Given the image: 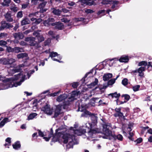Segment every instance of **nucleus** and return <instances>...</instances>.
<instances>
[{
	"mask_svg": "<svg viewBox=\"0 0 152 152\" xmlns=\"http://www.w3.org/2000/svg\"><path fill=\"white\" fill-rule=\"evenodd\" d=\"M5 141L6 142L8 143L9 145L11 143V138L10 137H8L6 139Z\"/></svg>",
	"mask_w": 152,
	"mask_h": 152,
	"instance_id": "obj_58",
	"label": "nucleus"
},
{
	"mask_svg": "<svg viewBox=\"0 0 152 152\" xmlns=\"http://www.w3.org/2000/svg\"><path fill=\"white\" fill-rule=\"evenodd\" d=\"M118 2L117 1H112L110 4H112V9H113L118 4Z\"/></svg>",
	"mask_w": 152,
	"mask_h": 152,
	"instance_id": "obj_37",
	"label": "nucleus"
},
{
	"mask_svg": "<svg viewBox=\"0 0 152 152\" xmlns=\"http://www.w3.org/2000/svg\"><path fill=\"white\" fill-rule=\"evenodd\" d=\"M85 132L84 130L82 131L80 130H76L74 131V133L77 135H81L82 134L84 133Z\"/></svg>",
	"mask_w": 152,
	"mask_h": 152,
	"instance_id": "obj_28",
	"label": "nucleus"
},
{
	"mask_svg": "<svg viewBox=\"0 0 152 152\" xmlns=\"http://www.w3.org/2000/svg\"><path fill=\"white\" fill-rule=\"evenodd\" d=\"M14 36L15 39H19L18 33H16L14 34Z\"/></svg>",
	"mask_w": 152,
	"mask_h": 152,
	"instance_id": "obj_63",
	"label": "nucleus"
},
{
	"mask_svg": "<svg viewBox=\"0 0 152 152\" xmlns=\"http://www.w3.org/2000/svg\"><path fill=\"white\" fill-rule=\"evenodd\" d=\"M72 86L73 88H76L78 86V83L77 82H74L72 83Z\"/></svg>",
	"mask_w": 152,
	"mask_h": 152,
	"instance_id": "obj_50",
	"label": "nucleus"
},
{
	"mask_svg": "<svg viewBox=\"0 0 152 152\" xmlns=\"http://www.w3.org/2000/svg\"><path fill=\"white\" fill-rule=\"evenodd\" d=\"M11 1V0H4L3 2L1 3V5L3 6H8Z\"/></svg>",
	"mask_w": 152,
	"mask_h": 152,
	"instance_id": "obj_31",
	"label": "nucleus"
},
{
	"mask_svg": "<svg viewBox=\"0 0 152 152\" xmlns=\"http://www.w3.org/2000/svg\"><path fill=\"white\" fill-rule=\"evenodd\" d=\"M7 34L4 33H1L0 34V37H4L7 36Z\"/></svg>",
	"mask_w": 152,
	"mask_h": 152,
	"instance_id": "obj_62",
	"label": "nucleus"
},
{
	"mask_svg": "<svg viewBox=\"0 0 152 152\" xmlns=\"http://www.w3.org/2000/svg\"><path fill=\"white\" fill-rule=\"evenodd\" d=\"M116 137L117 139L119 140H123V137L121 134H118Z\"/></svg>",
	"mask_w": 152,
	"mask_h": 152,
	"instance_id": "obj_54",
	"label": "nucleus"
},
{
	"mask_svg": "<svg viewBox=\"0 0 152 152\" xmlns=\"http://www.w3.org/2000/svg\"><path fill=\"white\" fill-rule=\"evenodd\" d=\"M80 93L79 91H73L72 92L71 96L68 99L70 101H73L76 99V97L78 96V94Z\"/></svg>",
	"mask_w": 152,
	"mask_h": 152,
	"instance_id": "obj_12",
	"label": "nucleus"
},
{
	"mask_svg": "<svg viewBox=\"0 0 152 152\" xmlns=\"http://www.w3.org/2000/svg\"><path fill=\"white\" fill-rule=\"evenodd\" d=\"M48 34L49 35L53 37V36L54 34V33L53 31H50L48 32Z\"/></svg>",
	"mask_w": 152,
	"mask_h": 152,
	"instance_id": "obj_60",
	"label": "nucleus"
},
{
	"mask_svg": "<svg viewBox=\"0 0 152 152\" xmlns=\"http://www.w3.org/2000/svg\"><path fill=\"white\" fill-rule=\"evenodd\" d=\"M105 10H100L98 12L97 14L98 15H99L100 17H101L105 15Z\"/></svg>",
	"mask_w": 152,
	"mask_h": 152,
	"instance_id": "obj_35",
	"label": "nucleus"
},
{
	"mask_svg": "<svg viewBox=\"0 0 152 152\" xmlns=\"http://www.w3.org/2000/svg\"><path fill=\"white\" fill-rule=\"evenodd\" d=\"M121 107L116 108L115 110V113L114 114V116L115 117H118L120 118L123 117V118L124 119L125 117L124 116L123 113L121 112Z\"/></svg>",
	"mask_w": 152,
	"mask_h": 152,
	"instance_id": "obj_10",
	"label": "nucleus"
},
{
	"mask_svg": "<svg viewBox=\"0 0 152 152\" xmlns=\"http://www.w3.org/2000/svg\"><path fill=\"white\" fill-rule=\"evenodd\" d=\"M122 83L123 85L124 86L127 85L128 84L127 79L126 78H124L122 80Z\"/></svg>",
	"mask_w": 152,
	"mask_h": 152,
	"instance_id": "obj_41",
	"label": "nucleus"
},
{
	"mask_svg": "<svg viewBox=\"0 0 152 152\" xmlns=\"http://www.w3.org/2000/svg\"><path fill=\"white\" fill-rule=\"evenodd\" d=\"M12 146L14 149L16 150H18L20 148L21 145L20 142L17 141L13 144Z\"/></svg>",
	"mask_w": 152,
	"mask_h": 152,
	"instance_id": "obj_25",
	"label": "nucleus"
},
{
	"mask_svg": "<svg viewBox=\"0 0 152 152\" xmlns=\"http://www.w3.org/2000/svg\"><path fill=\"white\" fill-rule=\"evenodd\" d=\"M9 121V119L7 118H4L0 123V127L3 126L5 123Z\"/></svg>",
	"mask_w": 152,
	"mask_h": 152,
	"instance_id": "obj_30",
	"label": "nucleus"
},
{
	"mask_svg": "<svg viewBox=\"0 0 152 152\" xmlns=\"http://www.w3.org/2000/svg\"><path fill=\"white\" fill-rule=\"evenodd\" d=\"M109 96H111L113 98H117L120 96V94L119 93L117 94V92H115L114 93H111L109 94Z\"/></svg>",
	"mask_w": 152,
	"mask_h": 152,
	"instance_id": "obj_29",
	"label": "nucleus"
},
{
	"mask_svg": "<svg viewBox=\"0 0 152 152\" xmlns=\"http://www.w3.org/2000/svg\"><path fill=\"white\" fill-rule=\"evenodd\" d=\"M61 20L62 22L64 23H68L70 21V20L67 19V18H64L61 19Z\"/></svg>",
	"mask_w": 152,
	"mask_h": 152,
	"instance_id": "obj_52",
	"label": "nucleus"
},
{
	"mask_svg": "<svg viewBox=\"0 0 152 152\" xmlns=\"http://www.w3.org/2000/svg\"><path fill=\"white\" fill-rule=\"evenodd\" d=\"M38 134L41 137H43L44 136L43 133L40 130L38 131Z\"/></svg>",
	"mask_w": 152,
	"mask_h": 152,
	"instance_id": "obj_61",
	"label": "nucleus"
},
{
	"mask_svg": "<svg viewBox=\"0 0 152 152\" xmlns=\"http://www.w3.org/2000/svg\"><path fill=\"white\" fill-rule=\"evenodd\" d=\"M38 31H35L33 33L34 36H35L37 38L40 35V34L38 32Z\"/></svg>",
	"mask_w": 152,
	"mask_h": 152,
	"instance_id": "obj_51",
	"label": "nucleus"
},
{
	"mask_svg": "<svg viewBox=\"0 0 152 152\" xmlns=\"http://www.w3.org/2000/svg\"><path fill=\"white\" fill-rule=\"evenodd\" d=\"M148 141L150 142H152V136H151L149 137Z\"/></svg>",
	"mask_w": 152,
	"mask_h": 152,
	"instance_id": "obj_64",
	"label": "nucleus"
},
{
	"mask_svg": "<svg viewBox=\"0 0 152 152\" xmlns=\"http://www.w3.org/2000/svg\"><path fill=\"white\" fill-rule=\"evenodd\" d=\"M118 60L116 58L110 59L109 60V65L110 66H112L114 63H115Z\"/></svg>",
	"mask_w": 152,
	"mask_h": 152,
	"instance_id": "obj_26",
	"label": "nucleus"
},
{
	"mask_svg": "<svg viewBox=\"0 0 152 152\" xmlns=\"http://www.w3.org/2000/svg\"><path fill=\"white\" fill-rule=\"evenodd\" d=\"M51 40L50 39H48L45 42V45H48L50 42Z\"/></svg>",
	"mask_w": 152,
	"mask_h": 152,
	"instance_id": "obj_55",
	"label": "nucleus"
},
{
	"mask_svg": "<svg viewBox=\"0 0 152 152\" xmlns=\"http://www.w3.org/2000/svg\"><path fill=\"white\" fill-rule=\"evenodd\" d=\"M86 125V126L90 129L88 132L89 137H94L96 134L99 133L100 132V130L99 129L94 128L92 124L90 123H87Z\"/></svg>",
	"mask_w": 152,
	"mask_h": 152,
	"instance_id": "obj_4",
	"label": "nucleus"
},
{
	"mask_svg": "<svg viewBox=\"0 0 152 152\" xmlns=\"http://www.w3.org/2000/svg\"><path fill=\"white\" fill-rule=\"evenodd\" d=\"M30 23V20L26 18H25L21 21V26H23L25 25L29 24Z\"/></svg>",
	"mask_w": 152,
	"mask_h": 152,
	"instance_id": "obj_18",
	"label": "nucleus"
},
{
	"mask_svg": "<svg viewBox=\"0 0 152 152\" xmlns=\"http://www.w3.org/2000/svg\"><path fill=\"white\" fill-rule=\"evenodd\" d=\"M35 38L31 37L26 38L25 39V40L28 42L30 46H35L36 45L38 46V43L35 41Z\"/></svg>",
	"mask_w": 152,
	"mask_h": 152,
	"instance_id": "obj_8",
	"label": "nucleus"
},
{
	"mask_svg": "<svg viewBox=\"0 0 152 152\" xmlns=\"http://www.w3.org/2000/svg\"><path fill=\"white\" fill-rule=\"evenodd\" d=\"M59 130L58 129L56 130V134L58 136H61L60 134H63L62 136L63 139V142L64 143H66L68 142V144L70 146L68 147V145L67 146L68 148H72L73 145L75 144V137L73 135H71L68 134H64L62 131L61 132H58Z\"/></svg>",
	"mask_w": 152,
	"mask_h": 152,
	"instance_id": "obj_2",
	"label": "nucleus"
},
{
	"mask_svg": "<svg viewBox=\"0 0 152 152\" xmlns=\"http://www.w3.org/2000/svg\"><path fill=\"white\" fill-rule=\"evenodd\" d=\"M51 10L53 13L57 15H59L61 12L60 10L55 8H52Z\"/></svg>",
	"mask_w": 152,
	"mask_h": 152,
	"instance_id": "obj_22",
	"label": "nucleus"
},
{
	"mask_svg": "<svg viewBox=\"0 0 152 152\" xmlns=\"http://www.w3.org/2000/svg\"><path fill=\"white\" fill-rule=\"evenodd\" d=\"M88 115L90 116L94 121H97V117L96 115L88 111L85 110L81 115L82 117H87Z\"/></svg>",
	"mask_w": 152,
	"mask_h": 152,
	"instance_id": "obj_6",
	"label": "nucleus"
},
{
	"mask_svg": "<svg viewBox=\"0 0 152 152\" xmlns=\"http://www.w3.org/2000/svg\"><path fill=\"white\" fill-rule=\"evenodd\" d=\"M37 39L38 40L37 43H39L44 40L45 38L43 36L39 35L37 37Z\"/></svg>",
	"mask_w": 152,
	"mask_h": 152,
	"instance_id": "obj_33",
	"label": "nucleus"
},
{
	"mask_svg": "<svg viewBox=\"0 0 152 152\" xmlns=\"http://www.w3.org/2000/svg\"><path fill=\"white\" fill-rule=\"evenodd\" d=\"M103 133L104 135V136L102 137L103 138L110 140L115 137L110 129L111 127L109 126L104 124L103 125Z\"/></svg>",
	"mask_w": 152,
	"mask_h": 152,
	"instance_id": "obj_3",
	"label": "nucleus"
},
{
	"mask_svg": "<svg viewBox=\"0 0 152 152\" xmlns=\"http://www.w3.org/2000/svg\"><path fill=\"white\" fill-rule=\"evenodd\" d=\"M56 23L55 26V28L56 29H58L59 30H61L64 27L63 24L60 22H56Z\"/></svg>",
	"mask_w": 152,
	"mask_h": 152,
	"instance_id": "obj_20",
	"label": "nucleus"
},
{
	"mask_svg": "<svg viewBox=\"0 0 152 152\" xmlns=\"http://www.w3.org/2000/svg\"><path fill=\"white\" fill-rule=\"evenodd\" d=\"M41 110L48 115H51L53 112V109L50 108V106L48 104H46L42 107L41 108Z\"/></svg>",
	"mask_w": 152,
	"mask_h": 152,
	"instance_id": "obj_7",
	"label": "nucleus"
},
{
	"mask_svg": "<svg viewBox=\"0 0 152 152\" xmlns=\"http://www.w3.org/2000/svg\"><path fill=\"white\" fill-rule=\"evenodd\" d=\"M27 56V55L26 53H21L18 54L17 57L18 58H21L26 57Z\"/></svg>",
	"mask_w": 152,
	"mask_h": 152,
	"instance_id": "obj_34",
	"label": "nucleus"
},
{
	"mask_svg": "<svg viewBox=\"0 0 152 152\" xmlns=\"http://www.w3.org/2000/svg\"><path fill=\"white\" fill-rule=\"evenodd\" d=\"M85 12L87 14L91 13L94 12L93 10L89 9L85 10Z\"/></svg>",
	"mask_w": 152,
	"mask_h": 152,
	"instance_id": "obj_47",
	"label": "nucleus"
},
{
	"mask_svg": "<svg viewBox=\"0 0 152 152\" xmlns=\"http://www.w3.org/2000/svg\"><path fill=\"white\" fill-rule=\"evenodd\" d=\"M19 39H22L24 37V36L22 33H19Z\"/></svg>",
	"mask_w": 152,
	"mask_h": 152,
	"instance_id": "obj_56",
	"label": "nucleus"
},
{
	"mask_svg": "<svg viewBox=\"0 0 152 152\" xmlns=\"http://www.w3.org/2000/svg\"><path fill=\"white\" fill-rule=\"evenodd\" d=\"M17 17L18 18H21L23 17L22 12L21 11L18 12L17 14Z\"/></svg>",
	"mask_w": 152,
	"mask_h": 152,
	"instance_id": "obj_49",
	"label": "nucleus"
},
{
	"mask_svg": "<svg viewBox=\"0 0 152 152\" xmlns=\"http://www.w3.org/2000/svg\"><path fill=\"white\" fill-rule=\"evenodd\" d=\"M129 58L128 56H123L119 59V61L121 62H126L128 61Z\"/></svg>",
	"mask_w": 152,
	"mask_h": 152,
	"instance_id": "obj_21",
	"label": "nucleus"
},
{
	"mask_svg": "<svg viewBox=\"0 0 152 152\" xmlns=\"http://www.w3.org/2000/svg\"><path fill=\"white\" fill-rule=\"evenodd\" d=\"M122 97H124L125 99L127 101H128L130 98V96L129 95L126 94L122 95Z\"/></svg>",
	"mask_w": 152,
	"mask_h": 152,
	"instance_id": "obj_43",
	"label": "nucleus"
},
{
	"mask_svg": "<svg viewBox=\"0 0 152 152\" xmlns=\"http://www.w3.org/2000/svg\"><path fill=\"white\" fill-rule=\"evenodd\" d=\"M140 86L139 85H137L132 87V88L134 91H137L139 90Z\"/></svg>",
	"mask_w": 152,
	"mask_h": 152,
	"instance_id": "obj_40",
	"label": "nucleus"
},
{
	"mask_svg": "<svg viewBox=\"0 0 152 152\" xmlns=\"http://www.w3.org/2000/svg\"><path fill=\"white\" fill-rule=\"evenodd\" d=\"M147 65V62L145 61H143L140 62L138 64V66H144L145 67Z\"/></svg>",
	"mask_w": 152,
	"mask_h": 152,
	"instance_id": "obj_36",
	"label": "nucleus"
},
{
	"mask_svg": "<svg viewBox=\"0 0 152 152\" xmlns=\"http://www.w3.org/2000/svg\"><path fill=\"white\" fill-rule=\"evenodd\" d=\"M28 5V4H23L22 5V8L24 9L27 8Z\"/></svg>",
	"mask_w": 152,
	"mask_h": 152,
	"instance_id": "obj_59",
	"label": "nucleus"
},
{
	"mask_svg": "<svg viewBox=\"0 0 152 152\" xmlns=\"http://www.w3.org/2000/svg\"><path fill=\"white\" fill-rule=\"evenodd\" d=\"M78 1L81 3L82 4H86L89 6L94 5L96 4L94 1L91 0H79Z\"/></svg>",
	"mask_w": 152,
	"mask_h": 152,
	"instance_id": "obj_11",
	"label": "nucleus"
},
{
	"mask_svg": "<svg viewBox=\"0 0 152 152\" xmlns=\"http://www.w3.org/2000/svg\"><path fill=\"white\" fill-rule=\"evenodd\" d=\"M13 26L9 23H2L1 26L0 27V30H1L4 28H12Z\"/></svg>",
	"mask_w": 152,
	"mask_h": 152,
	"instance_id": "obj_16",
	"label": "nucleus"
},
{
	"mask_svg": "<svg viewBox=\"0 0 152 152\" xmlns=\"http://www.w3.org/2000/svg\"><path fill=\"white\" fill-rule=\"evenodd\" d=\"M7 47L6 50L9 52H13L14 48H12L10 47H7Z\"/></svg>",
	"mask_w": 152,
	"mask_h": 152,
	"instance_id": "obj_42",
	"label": "nucleus"
},
{
	"mask_svg": "<svg viewBox=\"0 0 152 152\" xmlns=\"http://www.w3.org/2000/svg\"><path fill=\"white\" fill-rule=\"evenodd\" d=\"M42 21V20L41 18L36 19V21L34 23L35 24H38L41 22Z\"/></svg>",
	"mask_w": 152,
	"mask_h": 152,
	"instance_id": "obj_46",
	"label": "nucleus"
},
{
	"mask_svg": "<svg viewBox=\"0 0 152 152\" xmlns=\"http://www.w3.org/2000/svg\"><path fill=\"white\" fill-rule=\"evenodd\" d=\"M98 83V80L97 78H95L94 82L93 83H92L91 85V86H93L96 85Z\"/></svg>",
	"mask_w": 152,
	"mask_h": 152,
	"instance_id": "obj_48",
	"label": "nucleus"
},
{
	"mask_svg": "<svg viewBox=\"0 0 152 152\" xmlns=\"http://www.w3.org/2000/svg\"><path fill=\"white\" fill-rule=\"evenodd\" d=\"M37 115V114L35 113H31L28 117L27 120H32L35 118Z\"/></svg>",
	"mask_w": 152,
	"mask_h": 152,
	"instance_id": "obj_27",
	"label": "nucleus"
},
{
	"mask_svg": "<svg viewBox=\"0 0 152 152\" xmlns=\"http://www.w3.org/2000/svg\"><path fill=\"white\" fill-rule=\"evenodd\" d=\"M145 70V67L141 66L137 69V72L139 74V75L141 77H142L144 75V73L143 72Z\"/></svg>",
	"mask_w": 152,
	"mask_h": 152,
	"instance_id": "obj_14",
	"label": "nucleus"
},
{
	"mask_svg": "<svg viewBox=\"0 0 152 152\" xmlns=\"http://www.w3.org/2000/svg\"><path fill=\"white\" fill-rule=\"evenodd\" d=\"M113 75L111 73H108L104 74L103 77V79L104 81H107L109 79L112 77Z\"/></svg>",
	"mask_w": 152,
	"mask_h": 152,
	"instance_id": "obj_23",
	"label": "nucleus"
},
{
	"mask_svg": "<svg viewBox=\"0 0 152 152\" xmlns=\"http://www.w3.org/2000/svg\"><path fill=\"white\" fill-rule=\"evenodd\" d=\"M55 20L54 18H48L47 20H45L44 21L43 24L45 26H49L51 25L52 26H55L56 23H54Z\"/></svg>",
	"mask_w": 152,
	"mask_h": 152,
	"instance_id": "obj_9",
	"label": "nucleus"
},
{
	"mask_svg": "<svg viewBox=\"0 0 152 152\" xmlns=\"http://www.w3.org/2000/svg\"><path fill=\"white\" fill-rule=\"evenodd\" d=\"M46 3V2H44L39 5V8L41 9L40 11V12H43L46 11L47 10L43 9V8L45 6Z\"/></svg>",
	"mask_w": 152,
	"mask_h": 152,
	"instance_id": "obj_19",
	"label": "nucleus"
},
{
	"mask_svg": "<svg viewBox=\"0 0 152 152\" xmlns=\"http://www.w3.org/2000/svg\"><path fill=\"white\" fill-rule=\"evenodd\" d=\"M25 75L19 73L15 75V77L10 79H7L0 84V90L5 89L14 86L16 87L21 85L25 80Z\"/></svg>",
	"mask_w": 152,
	"mask_h": 152,
	"instance_id": "obj_1",
	"label": "nucleus"
},
{
	"mask_svg": "<svg viewBox=\"0 0 152 152\" xmlns=\"http://www.w3.org/2000/svg\"><path fill=\"white\" fill-rule=\"evenodd\" d=\"M15 60L13 58L10 59L2 58L0 59V63L4 65H11L15 62Z\"/></svg>",
	"mask_w": 152,
	"mask_h": 152,
	"instance_id": "obj_5",
	"label": "nucleus"
},
{
	"mask_svg": "<svg viewBox=\"0 0 152 152\" xmlns=\"http://www.w3.org/2000/svg\"><path fill=\"white\" fill-rule=\"evenodd\" d=\"M67 97V95L63 94L59 96L56 99V101L58 102L64 100Z\"/></svg>",
	"mask_w": 152,
	"mask_h": 152,
	"instance_id": "obj_15",
	"label": "nucleus"
},
{
	"mask_svg": "<svg viewBox=\"0 0 152 152\" xmlns=\"http://www.w3.org/2000/svg\"><path fill=\"white\" fill-rule=\"evenodd\" d=\"M10 9L14 11V12H16L18 10V8L17 7H12L10 8Z\"/></svg>",
	"mask_w": 152,
	"mask_h": 152,
	"instance_id": "obj_57",
	"label": "nucleus"
},
{
	"mask_svg": "<svg viewBox=\"0 0 152 152\" xmlns=\"http://www.w3.org/2000/svg\"><path fill=\"white\" fill-rule=\"evenodd\" d=\"M59 55L56 52H52L50 53L49 57H51L52 58V60L53 61H56L59 62H62V61H59L58 60L56 59V58H53V57H55L56 56H58Z\"/></svg>",
	"mask_w": 152,
	"mask_h": 152,
	"instance_id": "obj_17",
	"label": "nucleus"
},
{
	"mask_svg": "<svg viewBox=\"0 0 152 152\" xmlns=\"http://www.w3.org/2000/svg\"><path fill=\"white\" fill-rule=\"evenodd\" d=\"M38 12H36L32 13L29 14L28 16L29 17H31L32 16H36V15L38 14Z\"/></svg>",
	"mask_w": 152,
	"mask_h": 152,
	"instance_id": "obj_44",
	"label": "nucleus"
},
{
	"mask_svg": "<svg viewBox=\"0 0 152 152\" xmlns=\"http://www.w3.org/2000/svg\"><path fill=\"white\" fill-rule=\"evenodd\" d=\"M68 4L70 6H73L75 4V3L73 1H69L68 3Z\"/></svg>",
	"mask_w": 152,
	"mask_h": 152,
	"instance_id": "obj_53",
	"label": "nucleus"
},
{
	"mask_svg": "<svg viewBox=\"0 0 152 152\" xmlns=\"http://www.w3.org/2000/svg\"><path fill=\"white\" fill-rule=\"evenodd\" d=\"M7 44V42L6 41L1 40L0 41V45L2 46H4L6 45Z\"/></svg>",
	"mask_w": 152,
	"mask_h": 152,
	"instance_id": "obj_45",
	"label": "nucleus"
},
{
	"mask_svg": "<svg viewBox=\"0 0 152 152\" xmlns=\"http://www.w3.org/2000/svg\"><path fill=\"white\" fill-rule=\"evenodd\" d=\"M23 49L20 48L18 47H15L14 48L13 52H15V53H18L20 52H22Z\"/></svg>",
	"mask_w": 152,
	"mask_h": 152,
	"instance_id": "obj_32",
	"label": "nucleus"
},
{
	"mask_svg": "<svg viewBox=\"0 0 152 152\" xmlns=\"http://www.w3.org/2000/svg\"><path fill=\"white\" fill-rule=\"evenodd\" d=\"M61 106V105H58L56 106L54 114L55 117H57L60 114Z\"/></svg>",
	"mask_w": 152,
	"mask_h": 152,
	"instance_id": "obj_13",
	"label": "nucleus"
},
{
	"mask_svg": "<svg viewBox=\"0 0 152 152\" xmlns=\"http://www.w3.org/2000/svg\"><path fill=\"white\" fill-rule=\"evenodd\" d=\"M115 81V79H112L108 82V85H112L114 83Z\"/></svg>",
	"mask_w": 152,
	"mask_h": 152,
	"instance_id": "obj_39",
	"label": "nucleus"
},
{
	"mask_svg": "<svg viewBox=\"0 0 152 152\" xmlns=\"http://www.w3.org/2000/svg\"><path fill=\"white\" fill-rule=\"evenodd\" d=\"M111 0H103L102 3L104 4H110Z\"/></svg>",
	"mask_w": 152,
	"mask_h": 152,
	"instance_id": "obj_38",
	"label": "nucleus"
},
{
	"mask_svg": "<svg viewBox=\"0 0 152 152\" xmlns=\"http://www.w3.org/2000/svg\"><path fill=\"white\" fill-rule=\"evenodd\" d=\"M5 17L6 20L9 22H12L13 21L12 18L11 17V14L7 12L5 15Z\"/></svg>",
	"mask_w": 152,
	"mask_h": 152,
	"instance_id": "obj_24",
	"label": "nucleus"
}]
</instances>
